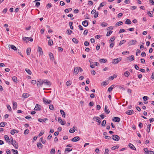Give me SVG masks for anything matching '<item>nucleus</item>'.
<instances>
[{
  "instance_id": "nucleus-15",
  "label": "nucleus",
  "mask_w": 154,
  "mask_h": 154,
  "mask_svg": "<svg viewBox=\"0 0 154 154\" xmlns=\"http://www.w3.org/2000/svg\"><path fill=\"white\" fill-rule=\"evenodd\" d=\"M104 111L105 113L107 114H108L110 112L109 110L106 105L105 106Z\"/></svg>"
},
{
  "instance_id": "nucleus-30",
  "label": "nucleus",
  "mask_w": 154,
  "mask_h": 154,
  "mask_svg": "<svg viewBox=\"0 0 154 154\" xmlns=\"http://www.w3.org/2000/svg\"><path fill=\"white\" fill-rule=\"evenodd\" d=\"M60 112L62 115V116L64 118H65V115L64 112L63 110L61 109L60 110Z\"/></svg>"
},
{
  "instance_id": "nucleus-26",
  "label": "nucleus",
  "mask_w": 154,
  "mask_h": 154,
  "mask_svg": "<svg viewBox=\"0 0 154 154\" xmlns=\"http://www.w3.org/2000/svg\"><path fill=\"white\" fill-rule=\"evenodd\" d=\"M123 23L122 21H119L117 22L115 25L116 27L119 26L123 24Z\"/></svg>"
},
{
  "instance_id": "nucleus-6",
  "label": "nucleus",
  "mask_w": 154,
  "mask_h": 154,
  "mask_svg": "<svg viewBox=\"0 0 154 154\" xmlns=\"http://www.w3.org/2000/svg\"><path fill=\"white\" fill-rule=\"evenodd\" d=\"M144 151L146 152V154H153L154 152L152 151H149L148 149L145 148L144 149Z\"/></svg>"
},
{
  "instance_id": "nucleus-44",
  "label": "nucleus",
  "mask_w": 154,
  "mask_h": 154,
  "mask_svg": "<svg viewBox=\"0 0 154 154\" xmlns=\"http://www.w3.org/2000/svg\"><path fill=\"white\" fill-rule=\"evenodd\" d=\"M99 119H100L98 117L95 116L93 118V120L97 122Z\"/></svg>"
},
{
  "instance_id": "nucleus-7",
  "label": "nucleus",
  "mask_w": 154,
  "mask_h": 154,
  "mask_svg": "<svg viewBox=\"0 0 154 154\" xmlns=\"http://www.w3.org/2000/svg\"><path fill=\"white\" fill-rule=\"evenodd\" d=\"M137 43V41L135 40H132L130 41L128 43L129 45H134L136 44Z\"/></svg>"
},
{
  "instance_id": "nucleus-3",
  "label": "nucleus",
  "mask_w": 154,
  "mask_h": 154,
  "mask_svg": "<svg viewBox=\"0 0 154 154\" xmlns=\"http://www.w3.org/2000/svg\"><path fill=\"white\" fill-rule=\"evenodd\" d=\"M112 137L113 140L115 141H118L120 139L119 136L116 135H114L112 136Z\"/></svg>"
},
{
  "instance_id": "nucleus-12",
  "label": "nucleus",
  "mask_w": 154,
  "mask_h": 154,
  "mask_svg": "<svg viewBox=\"0 0 154 154\" xmlns=\"http://www.w3.org/2000/svg\"><path fill=\"white\" fill-rule=\"evenodd\" d=\"M41 106L39 104H36L34 109L36 110H41Z\"/></svg>"
},
{
  "instance_id": "nucleus-32",
  "label": "nucleus",
  "mask_w": 154,
  "mask_h": 154,
  "mask_svg": "<svg viewBox=\"0 0 154 154\" xmlns=\"http://www.w3.org/2000/svg\"><path fill=\"white\" fill-rule=\"evenodd\" d=\"M22 96L24 98H27L29 96V94L28 93H24L22 95Z\"/></svg>"
},
{
  "instance_id": "nucleus-36",
  "label": "nucleus",
  "mask_w": 154,
  "mask_h": 154,
  "mask_svg": "<svg viewBox=\"0 0 154 154\" xmlns=\"http://www.w3.org/2000/svg\"><path fill=\"white\" fill-rule=\"evenodd\" d=\"M12 80L13 81L15 82H17V78L15 76H14L13 77Z\"/></svg>"
},
{
  "instance_id": "nucleus-31",
  "label": "nucleus",
  "mask_w": 154,
  "mask_h": 154,
  "mask_svg": "<svg viewBox=\"0 0 154 154\" xmlns=\"http://www.w3.org/2000/svg\"><path fill=\"white\" fill-rule=\"evenodd\" d=\"M37 146L39 149L42 148L43 147L42 145L40 143H37Z\"/></svg>"
},
{
  "instance_id": "nucleus-34",
  "label": "nucleus",
  "mask_w": 154,
  "mask_h": 154,
  "mask_svg": "<svg viewBox=\"0 0 154 154\" xmlns=\"http://www.w3.org/2000/svg\"><path fill=\"white\" fill-rule=\"evenodd\" d=\"M53 42L52 40L50 39L48 41V45L50 46L52 45H53Z\"/></svg>"
},
{
  "instance_id": "nucleus-47",
  "label": "nucleus",
  "mask_w": 154,
  "mask_h": 154,
  "mask_svg": "<svg viewBox=\"0 0 154 154\" xmlns=\"http://www.w3.org/2000/svg\"><path fill=\"white\" fill-rule=\"evenodd\" d=\"M114 86V85H112L109 88H108V91H111L112 90V89H113Z\"/></svg>"
},
{
  "instance_id": "nucleus-9",
  "label": "nucleus",
  "mask_w": 154,
  "mask_h": 154,
  "mask_svg": "<svg viewBox=\"0 0 154 154\" xmlns=\"http://www.w3.org/2000/svg\"><path fill=\"white\" fill-rule=\"evenodd\" d=\"M134 59V56L132 55L127 58V60L131 62Z\"/></svg>"
},
{
  "instance_id": "nucleus-52",
  "label": "nucleus",
  "mask_w": 154,
  "mask_h": 154,
  "mask_svg": "<svg viewBox=\"0 0 154 154\" xmlns=\"http://www.w3.org/2000/svg\"><path fill=\"white\" fill-rule=\"evenodd\" d=\"M106 121L105 120H103L102 123V125L103 126H105V125L106 124Z\"/></svg>"
},
{
  "instance_id": "nucleus-19",
  "label": "nucleus",
  "mask_w": 154,
  "mask_h": 154,
  "mask_svg": "<svg viewBox=\"0 0 154 154\" xmlns=\"http://www.w3.org/2000/svg\"><path fill=\"white\" fill-rule=\"evenodd\" d=\"M125 113L128 115H131L134 113V111L132 109L126 111Z\"/></svg>"
},
{
  "instance_id": "nucleus-51",
  "label": "nucleus",
  "mask_w": 154,
  "mask_h": 154,
  "mask_svg": "<svg viewBox=\"0 0 154 154\" xmlns=\"http://www.w3.org/2000/svg\"><path fill=\"white\" fill-rule=\"evenodd\" d=\"M40 140L43 144L45 143L46 142V140H43L42 137L41 138H40Z\"/></svg>"
},
{
  "instance_id": "nucleus-62",
  "label": "nucleus",
  "mask_w": 154,
  "mask_h": 154,
  "mask_svg": "<svg viewBox=\"0 0 154 154\" xmlns=\"http://www.w3.org/2000/svg\"><path fill=\"white\" fill-rule=\"evenodd\" d=\"M49 109L51 110H53L54 109V106L50 104L49 105Z\"/></svg>"
},
{
  "instance_id": "nucleus-5",
  "label": "nucleus",
  "mask_w": 154,
  "mask_h": 154,
  "mask_svg": "<svg viewBox=\"0 0 154 154\" xmlns=\"http://www.w3.org/2000/svg\"><path fill=\"white\" fill-rule=\"evenodd\" d=\"M43 84L47 86H50L51 84V82L47 79L43 80Z\"/></svg>"
},
{
  "instance_id": "nucleus-28",
  "label": "nucleus",
  "mask_w": 154,
  "mask_h": 154,
  "mask_svg": "<svg viewBox=\"0 0 154 154\" xmlns=\"http://www.w3.org/2000/svg\"><path fill=\"white\" fill-rule=\"evenodd\" d=\"M151 126V125L150 124H148L147 125V128L146 129V131L148 132L149 133L150 131V127Z\"/></svg>"
},
{
  "instance_id": "nucleus-8",
  "label": "nucleus",
  "mask_w": 154,
  "mask_h": 154,
  "mask_svg": "<svg viewBox=\"0 0 154 154\" xmlns=\"http://www.w3.org/2000/svg\"><path fill=\"white\" fill-rule=\"evenodd\" d=\"M43 102L45 103H47L48 104H49L51 103V101L50 100H48L45 98H43Z\"/></svg>"
},
{
  "instance_id": "nucleus-43",
  "label": "nucleus",
  "mask_w": 154,
  "mask_h": 154,
  "mask_svg": "<svg viewBox=\"0 0 154 154\" xmlns=\"http://www.w3.org/2000/svg\"><path fill=\"white\" fill-rule=\"evenodd\" d=\"M11 151L14 154H18V151L17 150L12 149Z\"/></svg>"
},
{
  "instance_id": "nucleus-41",
  "label": "nucleus",
  "mask_w": 154,
  "mask_h": 154,
  "mask_svg": "<svg viewBox=\"0 0 154 154\" xmlns=\"http://www.w3.org/2000/svg\"><path fill=\"white\" fill-rule=\"evenodd\" d=\"M5 125V122H1L0 124V127H4Z\"/></svg>"
},
{
  "instance_id": "nucleus-25",
  "label": "nucleus",
  "mask_w": 154,
  "mask_h": 154,
  "mask_svg": "<svg viewBox=\"0 0 154 154\" xmlns=\"http://www.w3.org/2000/svg\"><path fill=\"white\" fill-rule=\"evenodd\" d=\"M107 60L105 59H100L99 61L100 63H105L107 61Z\"/></svg>"
},
{
  "instance_id": "nucleus-38",
  "label": "nucleus",
  "mask_w": 154,
  "mask_h": 154,
  "mask_svg": "<svg viewBox=\"0 0 154 154\" xmlns=\"http://www.w3.org/2000/svg\"><path fill=\"white\" fill-rule=\"evenodd\" d=\"M131 23V22L130 19H127L125 21V23L127 24H130Z\"/></svg>"
},
{
  "instance_id": "nucleus-42",
  "label": "nucleus",
  "mask_w": 154,
  "mask_h": 154,
  "mask_svg": "<svg viewBox=\"0 0 154 154\" xmlns=\"http://www.w3.org/2000/svg\"><path fill=\"white\" fill-rule=\"evenodd\" d=\"M119 146H117V145L114 146L112 147L111 148V149L112 150H114L116 149H117L118 148H119Z\"/></svg>"
},
{
  "instance_id": "nucleus-21",
  "label": "nucleus",
  "mask_w": 154,
  "mask_h": 154,
  "mask_svg": "<svg viewBox=\"0 0 154 154\" xmlns=\"http://www.w3.org/2000/svg\"><path fill=\"white\" fill-rule=\"evenodd\" d=\"M120 119L118 117H115L114 118L113 121L115 122H119L120 121Z\"/></svg>"
},
{
  "instance_id": "nucleus-49",
  "label": "nucleus",
  "mask_w": 154,
  "mask_h": 154,
  "mask_svg": "<svg viewBox=\"0 0 154 154\" xmlns=\"http://www.w3.org/2000/svg\"><path fill=\"white\" fill-rule=\"evenodd\" d=\"M106 2H103L100 4V7H102L103 6L105 5H106Z\"/></svg>"
},
{
  "instance_id": "nucleus-48",
  "label": "nucleus",
  "mask_w": 154,
  "mask_h": 154,
  "mask_svg": "<svg viewBox=\"0 0 154 154\" xmlns=\"http://www.w3.org/2000/svg\"><path fill=\"white\" fill-rule=\"evenodd\" d=\"M11 48L14 50H17V48L14 45H11Z\"/></svg>"
},
{
  "instance_id": "nucleus-10",
  "label": "nucleus",
  "mask_w": 154,
  "mask_h": 154,
  "mask_svg": "<svg viewBox=\"0 0 154 154\" xmlns=\"http://www.w3.org/2000/svg\"><path fill=\"white\" fill-rule=\"evenodd\" d=\"M80 138L78 136H76L72 138L71 139V141L72 142H76L80 140Z\"/></svg>"
},
{
  "instance_id": "nucleus-22",
  "label": "nucleus",
  "mask_w": 154,
  "mask_h": 154,
  "mask_svg": "<svg viewBox=\"0 0 154 154\" xmlns=\"http://www.w3.org/2000/svg\"><path fill=\"white\" fill-rule=\"evenodd\" d=\"M128 146L129 147L131 148V149L133 150H136V148L131 143H130L128 144Z\"/></svg>"
},
{
  "instance_id": "nucleus-20",
  "label": "nucleus",
  "mask_w": 154,
  "mask_h": 154,
  "mask_svg": "<svg viewBox=\"0 0 154 154\" xmlns=\"http://www.w3.org/2000/svg\"><path fill=\"white\" fill-rule=\"evenodd\" d=\"M49 55L50 57V58L52 61L54 60V56L52 53L51 52H49Z\"/></svg>"
},
{
  "instance_id": "nucleus-24",
  "label": "nucleus",
  "mask_w": 154,
  "mask_h": 154,
  "mask_svg": "<svg viewBox=\"0 0 154 154\" xmlns=\"http://www.w3.org/2000/svg\"><path fill=\"white\" fill-rule=\"evenodd\" d=\"M130 74V73L128 71H126L124 73V75L126 77H128Z\"/></svg>"
},
{
  "instance_id": "nucleus-4",
  "label": "nucleus",
  "mask_w": 154,
  "mask_h": 154,
  "mask_svg": "<svg viewBox=\"0 0 154 154\" xmlns=\"http://www.w3.org/2000/svg\"><path fill=\"white\" fill-rule=\"evenodd\" d=\"M12 145L14 146V147L16 149H17L18 148V145L16 140H14L13 142L11 143Z\"/></svg>"
},
{
  "instance_id": "nucleus-60",
  "label": "nucleus",
  "mask_w": 154,
  "mask_h": 154,
  "mask_svg": "<svg viewBox=\"0 0 154 154\" xmlns=\"http://www.w3.org/2000/svg\"><path fill=\"white\" fill-rule=\"evenodd\" d=\"M44 133V131H42L40 132V133L39 134L38 136H41Z\"/></svg>"
},
{
  "instance_id": "nucleus-63",
  "label": "nucleus",
  "mask_w": 154,
  "mask_h": 154,
  "mask_svg": "<svg viewBox=\"0 0 154 154\" xmlns=\"http://www.w3.org/2000/svg\"><path fill=\"white\" fill-rule=\"evenodd\" d=\"M27 40L28 41H29L30 42H32L33 41V39L32 37H27Z\"/></svg>"
},
{
  "instance_id": "nucleus-37",
  "label": "nucleus",
  "mask_w": 154,
  "mask_h": 154,
  "mask_svg": "<svg viewBox=\"0 0 154 154\" xmlns=\"http://www.w3.org/2000/svg\"><path fill=\"white\" fill-rule=\"evenodd\" d=\"M13 138L12 137L9 138V140H8V143L9 144H11L12 142L14 141Z\"/></svg>"
},
{
  "instance_id": "nucleus-27",
  "label": "nucleus",
  "mask_w": 154,
  "mask_h": 154,
  "mask_svg": "<svg viewBox=\"0 0 154 154\" xmlns=\"http://www.w3.org/2000/svg\"><path fill=\"white\" fill-rule=\"evenodd\" d=\"M73 128L74 129H71V128L70 130H69V132L70 133H74V132H75V130H76L75 129V128H77L76 127H75V126H74L73 127Z\"/></svg>"
},
{
  "instance_id": "nucleus-14",
  "label": "nucleus",
  "mask_w": 154,
  "mask_h": 154,
  "mask_svg": "<svg viewBox=\"0 0 154 154\" xmlns=\"http://www.w3.org/2000/svg\"><path fill=\"white\" fill-rule=\"evenodd\" d=\"M17 103L15 102L14 101L13 102V109L14 110L16 109L17 107Z\"/></svg>"
},
{
  "instance_id": "nucleus-61",
  "label": "nucleus",
  "mask_w": 154,
  "mask_h": 154,
  "mask_svg": "<svg viewBox=\"0 0 154 154\" xmlns=\"http://www.w3.org/2000/svg\"><path fill=\"white\" fill-rule=\"evenodd\" d=\"M105 138L106 139H108V140H110L111 139V137L109 136H105Z\"/></svg>"
},
{
  "instance_id": "nucleus-56",
  "label": "nucleus",
  "mask_w": 154,
  "mask_h": 154,
  "mask_svg": "<svg viewBox=\"0 0 154 154\" xmlns=\"http://www.w3.org/2000/svg\"><path fill=\"white\" fill-rule=\"evenodd\" d=\"M51 154H54L55 153V149L53 148L52 149L51 151Z\"/></svg>"
},
{
  "instance_id": "nucleus-45",
  "label": "nucleus",
  "mask_w": 154,
  "mask_h": 154,
  "mask_svg": "<svg viewBox=\"0 0 154 154\" xmlns=\"http://www.w3.org/2000/svg\"><path fill=\"white\" fill-rule=\"evenodd\" d=\"M112 30L110 31L109 32H107L106 35L107 36H109L112 33Z\"/></svg>"
},
{
  "instance_id": "nucleus-59",
  "label": "nucleus",
  "mask_w": 154,
  "mask_h": 154,
  "mask_svg": "<svg viewBox=\"0 0 154 154\" xmlns=\"http://www.w3.org/2000/svg\"><path fill=\"white\" fill-rule=\"evenodd\" d=\"M125 31V30L124 29H121L119 31V33H120L123 32H124Z\"/></svg>"
},
{
  "instance_id": "nucleus-54",
  "label": "nucleus",
  "mask_w": 154,
  "mask_h": 154,
  "mask_svg": "<svg viewBox=\"0 0 154 154\" xmlns=\"http://www.w3.org/2000/svg\"><path fill=\"white\" fill-rule=\"evenodd\" d=\"M29 133V130L28 129H26L24 131V134H27Z\"/></svg>"
},
{
  "instance_id": "nucleus-39",
  "label": "nucleus",
  "mask_w": 154,
  "mask_h": 154,
  "mask_svg": "<svg viewBox=\"0 0 154 154\" xmlns=\"http://www.w3.org/2000/svg\"><path fill=\"white\" fill-rule=\"evenodd\" d=\"M126 42V41L125 40H122L121 41L119 44V45H120V46L121 45H122L123 44Z\"/></svg>"
},
{
  "instance_id": "nucleus-1",
  "label": "nucleus",
  "mask_w": 154,
  "mask_h": 154,
  "mask_svg": "<svg viewBox=\"0 0 154 154\" xmlns=\"http://www.w3.org/2000/svg\"><path fill=\"white\" fill-rule=\"evenodd\" d=\"M122 57H119L116 59H114L112 60V63L113 64H116L121 61L122 60Z\"/></svg>"
},
{
  "instance_id": "nucleus-58",
  "label": "nucleus",
  "mask_w": 154,
  "mask_h": 154,
  "mask_svg": "<svg viewBox=\"0 0 154 154\" xmlns=\"http://www.w3.org/2000/svg\"><path fill=\"white\" fill-rule=\"evenodd\" d=\"M115 39V37L114 36H113L112 37L110 38L109 40L110 42H112L114 41V40Z\"/></svg>"
},
{
  "instance_id": "nucleus-64",
  "label": "nucleus",
  "mask_w": 154,
  "mask_h": 154,
  "mask_svg": "<svg viewBox=\"0 0 154 154\" xmlns=\"http://www.w3.org/2000/svg\"><path fill=\"white\" fill-rule=\"evenodd\" d=\"M88 30L87 29H85L84 32V33H83V34L84 35H86L87 34V33H88Z\"/></svg>"
},
{
  "instance_id": "nucleus-50",
  "label": "nucleus",
  "mask_w": 154,
  "mask_h": 154,
  "mask_svg": "<svg viewBox=\"0 0 154 154\" xmlns=\"http://www.w3.org/2000/svg\"><path fill=\"white\" fill-rule=\"evenodd\" d=\"M107 25V24L105 22H103L101 24V26L103 27H106Z\"/></svg>"
},
{
  "instance_id": "nucleus-16",
  "label": "nucleus",
  "mask_w": 154,
  "mask_h": 154,
  "mask_svg": "<svg viewBox=\"0 0 154 154\" xmlns=\"http://www.w3.org/2000/svg\"><path fill=\"white\" fill-rule=\"evenodd\" d=\"M82 25L85 27L87 26L88 25V21L85 20L82 22Z\"/></svg>"
},
{
  "instance_id": "nucleus-35",
  "label": "nucleus",
  "mask_w": 154,
  "mask_h": 154,
  "mask_svg": "<svg viewBox=\"0 0 154 154\" xmlns=\"http://www.w3.org/2000/svg\"><path fill=\"white\" fill-rule=\"evenodd\" d=\"M72 42L76 43V44H77L78 43V42H79V41L77 39H76L75 38H73L72 39Z\"/></svg>"
},
{
  "instance_id": "nucleus-57",
  "label": "nucleus",
  "mask_w": 154,
  "mask_h": 154,
  "mask_svg": "<svg viewBox=\"0 0 154 154\" xmlns=\"http://www.w3.org/2000/svg\"><path fill=\"white\" fill-rule=\"evenodd\" d=\"M84 45L85 46H88L89 45V42L88 41H86L84 42Z\"/></svg>"
},
{
  "instance_id": "nucleus-53",
  "label": "nucleus",
  "mask_w": 154,
  "mask_h": 154,
  "mask_svg": "<svg viewBox=\"0 0 154 154\" xmlns=\"http://www.w3.org/2000/svg\"><path fill=\"white\" fill-rule=\"evenodd\" d=\"M149 97L147 96H144L143 97V99L144 101H146L148 100Z\"/></svg>"
},
{
  "instance_id": "nucleus-33",
  "label": "nucleus",
  "mask_w": 154,
  "mask_h": 154,
  "mask_svg": "<svg viewBox=\"0 0 154 154\" xmlns=\"http://www.w3.org/2000/svg\"><path fill=\"white\" fill-rule=\"evenodd\" d=\"M31 49L30 48H28L26 50V53L27 55H29L30 54Z\"/></svg>"
},
{
  "instance_id": "nucleus-40",
  "label": "nucleus",
  "mask_w": 154,
  "mask_h": 154,
  "mask_svg": "<svg viewBox=\"0 0 154 154\" xmlns=\"http://www.w3.org/2000/svg\"><path fill=\"white\" fill-rule=\"evenodd\" d=\"M4 137L5 140L7 142H8V140H9V137L7 135H5Z\"/></svg>"
},
{
  "instance_id": "nucleus-11",
  "label": "nucleus",
  "mask_w": 154,
  "mask_h": 154,
  "mask_svg": "<svg viewBox=\"0 0 154 154\" xmlns=\"http://www.w3.org/2000/svg\"><path fill=\"white\" fill-rule=\"evenodd\" d=\"M79 69L78 68V67H75L74 68V74L75 75H76L79 72Z\"/></svg>"
},
{
  "instance_id": "nucleus-17",
  "label": "nucleus",
  "mask_w": 154,
  "mask_h": 154,
  "mask_svg": "<svg viewBox=\"0 0 154 154\" xmlns=\"http://www.w3.org/2000/svg\"><path fill=\"white\" fill-rule=\"evenodd\" d=\"M38 52H39L40 54L42 55L43 54V51L42 48L38 46Z\"/></svg>"
},
{
  "instance_id": "nucleus-2",
  "label": "nucleus",
  "mask_w": 154,
  "mask_h": 154,
  "mask_svg": "<svg viewBox=\"0 0 154 154\" xmlns=\"http://www.w3.org/2000/svg\"><path fill=\"white\" fill-rule=\"evenodd\" d=\"M43 80L39 79L37 82V86L38 87H41L43 84Z\"/></svg>"
},
{
  "instance_id": "nucleus-18",
  "label": "nucleus",
  "mask_w": 154,
  "mask_h": 154,
  "mask_svg": "<svg viewBox=\"0 0 154 154\" xmlns=\"http://www.w3.org/2000/svg\"><path fill=\"white\" fill-rule=\"evenodd\" d=\"M48 120V119L46 118H45L44 119H38V121L40 122H46Z\"/></svg>"
},
{
  "instance_id": "nucleus-23",
  "label": "nucleus",
  "mask_w": 154,
  "mask_h": 154,
  "mask_svg": "<svg viewBox=\"0 0 154 154\" xmlns=\"http://www.w3.org/2000/svg\"><path fill=\"white\" fill-rule=\"evenodd\" d=\"M147 14L150 17H153V15L152 11H148Z\"/></svg>"
},
{
  "instance_id": "nucleus-55",
  "label": "nucleus",
  "mask_w": 154,
  "mask_h": 154,
  "mask_svg": "<svg viewBox=\"0 0 154 154\" xmlns=\"http://www.w3.org/2000/svg\"><path fill=\"white\" fill-rule=\"evenodd\" d=\"M7 108L8 110L9 111H11V107L9 105H7Z\"/></svg>"
},
{
  "instance_id": "nucleus-13",
  "label": "nucleus",
  "mask_w": 154,
  "mask_h": 154,
  "mask_svg": "<svg viewBox=\"0 0 154 154\" xmlns=\"http://www.w3.org/2000/svg\"><path fill=\"white\" fill-rule=\"evenodd\" d=\"M19 132V131L16 129H13L11 130V134L12 135H14L15 133H17Z\"/></svg>"
},
{
  "instance_id": "nucleus-46",
  "label": "nucleus",
  "mask_w": 154,
  "mask_h": 154,
  "mask_svg": "<svg viewBox=\"0 0 154 154\" xmlns=\"http://www.w3.org/2000/svg\"><path fill=\"white\" fill-rule=\"evenodd\" d=\"M47 9H48L51 7V4L50 3H49L46 6Z\"/></svg>"
},
{
  "instance_id": "nucleus-29",
  "label": "nucleus",
  "mask_w": 154,
  "mask_h": 154,
  "mask_svg": "<svg viewBox=\"0 0 154 154\" xmlns=\"http://www.w3.org/2000/svg\"><path fill=\"white\" fill-rule=\"evenodd\" d=\"M25 71L29 75H31V74H32V72L29 69H28V68H26V69H25Z\"/></svg>"
}]
</instances>
